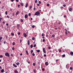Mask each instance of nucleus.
Here are the masks:
<instances>
[{"label": "nucleus", "instance_id": "nucleus-34", "mask_svg": "<svg viewBox=\"0 0 73 73\" xmlns=\"http://www.w3.org/2000/svg\"><path fill=\"white\" fill-rule=\"evenodd\" d=\"M17 7L18 8H19V7H20V5H17Z\"/></svg>", "mask_w": 73, "mask_h": 73}, {"label": "nucleus", "instance_id": "nucleus-3", "mask_svg": "<svg viewBox=\"0 0 73 73\" xmlns=\"http://www.w3.org/2000/svg\"><path fill=\"white\" fill-rule=\"evenodd\" d=\"M23 36L25 37H27V35L26 34V33H23Z\"/></svg>", "mask_w": 73, "mask_h": 73}, {"label": "nucleus", "instance_id": "nucleus-32", "mask_svg": "<svg viewBox=\"0 0 73 73\" xmlns=\"http://www.w3.org/2000/svg\"><path fill=\"white\" fill-rule=\"evenodd\" d=\"M13 45H15V43L14 42H13Z\"/></svg>", "mask_w": 73, "mask_h": 73}, {"label": "nucleus", "instance_id": "nucleus-57", "mask_svg": "<svg viewBox=\"0 0 73 73\" xmlns=\"http://www.w3.org/2000/svg\"><path fill=\"white\" fill-rule=\"evenodd\" d=\"M64 7H60L61 9H62V8H63Z\"/></svg>", "mask_w": 73, "mask_h": 73}, {"label": "nucleus", "instance_id": "nucleus-23", "mask_svg": "<svg viewBox=\"0 0 73 73\" xmlns=\"http://www.w3.org/2000/svg\"><path fill=\"white\" fill-rule=\"evenodd\" d=\"M11 36H14V33H11Z\"/></svg>", "mask_w": 73, "mask_h": 73}, {"label": "nucleus", "instance_id": "nucleus-58", "mask_svg": "<svg viewBox=\"0 0 73 73\" xmlns=\"http://www.w3.org/2000/svg\"><path fill=\"white\" fill-rule=\"evenodd\" d=\"M64 17H65H65H66V16L65 15H64Z\"/></svg>", "mask_w": 73, "mask_h": 73}, {"label": "nucleus", "instance_id": "nucleus-41", "mask_svg": "<svg viewBox=\"0 0 73 73\" xmlns=\"http://www.w3.org/2000/svg\"><path fill=\"white\" fill-rule=\"evenodd\" d=\"M32 6H30V9H32Z\"/></svg>", "mask_w": 73, "mask_h": 73}, {"label": "nucleus", "instance_id": "nucleus-54", "mask_svg": "<svg viewBox=\"0 0 73 73\" xmlns=\"http://www.w3.org/2000/svg\"><path fill=\"white\" fill-rule=\"evenodd\" d=\"M5 14L6 15H7V11H6L5 12Z\"/></svg>", "mask_w": 73, "mask_h": 73}, {"label": "nucleus", "instance_id": "nucleus-59", "mask_svg": "<svg viewBox=\"0 0 73 73\" xmlns=\"http://www.w3.org/2000/svg\"><path fill=\"white\" fill-rule=\"evenodd\" d=\"M66 6V5H63V7H65Z\"/></svg>", "mask_w": 73, "mask_h": 73}, {"label": "nucleus", "instance_id": "nucleus-52", "mask_svg": "<svg viewBox=\"0 0 73 73\" xmlns=\"http://www.w3.org/2000/svg\"><path fill=\"white\" fill-rule=\"evenodd\" d=\"M38 3L39 4H41V1H39Z\"/></svg>", "mask_w": 73, "mask_h": 73}, {"label": "nucleus", "instance_id": "nucleus-4", "mask_svg": "<svg viewBox=\"0 0 73 73\" xmlns=\"http://www.w3.org/2000/svg\"><path fill=\"white\" fill-rule=\"evenodd\" d=\"M49 64V63L48 62H46L45 63V65H46V66H48V65Z\"/></svg>", "mask_w": 73, "mask_h": 73}, {"label": "nucleus", "instance_id": "nucleus-18", "mask_svg": "<svg viewBox=\"0 0 73 73\" xmlns=\"http://www.w3.org/2000/svg\"><path fill=\"white\" fill-rule=\"evenodd\" d=\"M72 11V8H70L69 9V11Z\"/></svg>", "mask_w": 73, "mask_h": 73}, {"label": "nucleus", "instance_id": "nucleus-42", "mask_svg": "<svg viewBox=\"0 0 73 73\" xmlns=\"http://www.w3.org/2000/svg\"><path fill=\"white\" fill-rule=\"evenodd\" d=\"M7 18H8V19H9V16L7 15Z\"/></svg>", "mask_w": 73, "mask_h": 73}, {"label": "nucleus", "instance_id": "nucleus-11", "mask_svg": "<svg viewBox=\"0 0 73 73\" xmlns=\"http://www.w3.org/2000/svg\"><path fill=\"white\" fill-rule=\"evenodd\" d=\"M28 3H27L25 6V8H27L28 7Z\"/></svg>", "mask_w": 73, "mask_h": 73}, {"label": "nucleus", "instance_id": "nucleus-31", "mask_svg": "<svg viewBox=\"0 0 73 73\" xmlns=\"http://www.w3.org/2000/svg\"><path fill=\"white\" fill-rule=\"evenodd\" d=\"M65 34L67 35H68V33H67V32L66 31L65 32Z\"/></svg>", "mask_w": 73, "mask_h": 73}, {"label": "nucleus", "instance_id": "nucleus-60", "mask_svg": "<svg viewBox=\"0 0 73 73\" xmlns=\"http://www.w3.org/2000/svg\"><path fill=\"white\" fill-rule=\"evenodd\" d=\"M5 43H6V41H5L4 42V44H5Z\"/></svg>", "mask_w": 73, "mask_h": 73}, {"label": "nucleus", "instance_id": "nucleus-27", "mask_svg": "<svg viewBox=\"0 0 73 73\" xmlns=\"http://www.w3.org/2000/svg\"><path fill=\"white\" fill-rule=\"evenodd\" d=\"M36 44H34L33 46V47H36Z\"/></svg>", "mask_w": 73, "mask_h": 73}, {"label": "nucleus", "instance_id": "nucleus-45", "mask_svg": "<svg viewBox=\"0 0 73 73\" xmlns=\"http://www.w3.org/2000/svg\"><path fill=\"white\" fill-rule=\"evenodd\" d=\"M37 6H38V7H39L40 6V4H37Z\"/></svg>", "mask_w": 73, "mask_h": 73}, {"label": "nucleus", "instance_id": "nucleus-48", "mask_svg": "<svg viewBox=\"0 0 73 73\" xmlns=\"http://www.w3.org/2000/svg\"><path fill=\"white\" fill-rule=\"evenodd\" d=\"M51 47L50 46H49L48 47V49H50V48H51Z\"/></svg>", "mask_w": 73, "mask_h": 73}, {"label": "nucleus", "instance_id": "nucleus-22", "mask_svg": "<svg viewBox=\"0 0 73 73\" xmlns=\"http://www.w3.org/2000/svg\"><path fill=\"white\" fill-rule=\"evenodd\" d=\"M66 68H67V69H68V68H69V66L68 65H66Z\"/></svg>", "mask_w": 73, "mask_h": 73}, {"label": "nucleus", "instance_id": "nucleus-7", "mask_svg": "<svg viewBox=\"0 0 73 73\" xmlns=\"http://www.w3.org/2000/svg\"><path fill=\"white\" fill-rule=\"evenodd\" d=\"M3 39V37L2 36H0V42H1V40Z\"/></svg>", "mask_w": 73, "mask_h": 73}, {"label": "nucleus", "instance_id": "nucleus-13", "mask_svg": "<svg viewBox=\"0 0 73 73\" xmlns=\"http://www.w3.org/2000/svg\"><path fill=\"white\" fill-rule=\"evenodd\" d=\"M26 52L27 54V55H28V54H28V50H26Z\"/></svg>", "mask_w": 73, "mask_h": 73}, {"label": "nucleus", "instance_id": "nucleus-1", "mask_svg": "<svg viewBox=\"0 0 73 73\" xmlns=\"http://www.w3.org/2000/svg\"><path fill=\"white\" fill-rule=\"evenodd\" d=\"M40 15L39 11H36L35 14V16H38Z\"/></svg>", "mask_w": 73, "mask_h": 73}, {"label": "nucleus", "instance_id": "nucleus-10", "mask_svg": "<svg viewBox=\"0 0 73 73\" xmlns=\"http://www.w3.org/2000/svg\"><path fill=\"white\" fill-rule=\"evenodd\" d=\"M16 65H17L18 66H19V65H20V63L19 62H17L16 63Z\"/></svg>", "mask_w": 73, "mask_h": 73}, {"label": "nucleus", "instance_id": "nucleus-29", "mask_svg": "<svg viewBox=\"0 0 73 73\" xmlns=\"http://www.w3.org/2000/svg\"><path fill=\"white\" fill-rule=\"evenodd\" d=\"M12 50H15V48H14V47H13L12 48Z\"/></svg>", "mask_w": 73, "mask_h": 73}, {"label": "nucleus", "instance_id": "nucleus-50", "mask_svg": "<svg viewBox=\"0 0 73 73\" xmlns=\"http://www.w3.org/2000/svg\"><path fill=\"white\" fill-rule=\"evenodd\" d=\"M4 6H3L2 7V9H4Z\"/></svg>", "mask_w": 73, "mask_h": 73}, {"label": "nucleus", "instance_id": "nucleus-5", "mask_svg": "<svg viewBox=\"0 0 73 73\" xmlns=\"http://www.w3.org/2000/svg\"><path fill=\"white\" fill-rule=\"evenodd\" d=\"M13 66H14L15 67V68H17V65H15V64H13Z\"/></svg>", "mask_w": 73, "mask_h": 73}, {"label": "nucleus", "instance_id": "nucleus-47", "mask_svg": "<svg viewBox=\"0 0 73 73\" xmlns=\"http://www.w3.org/2000/svg\"><path fill=\"white\" fill-rule=\"evenodd\" d=\"M13 15V16H15V14H14V13H13L12 14Z\"/></svg>", "mask_w": 73, "mask_h": 73}, {"label": "nucleus", "instance_id": "nucleus-16", "mask_svg": "<svg viewBox=\"0 0 73 73\" xmlns=\"http://www.w3.org/2000/svg\"><path fill=\"white\" fill-rule=\"evenodd\" d=\"M33 72L34 73H36V70L35 69L33 70Z\"/></svg>", "mask_w": 73, "mask_h": 73}, {"label": "nucleus", "instance_id": "nucleus-6", "mask_svg": "<svg viewBox=\"0 0 73 73\" xmlns=\"http://www.w3.org/2000/svg\"><path fill=\"white\" fill-rule=\"evenodd\" d=\"M43 50L44 53H46V52L45 51V48H43Z\"/></svg>", "mask_w": 73, "mask_h": 73}, {"label": "nucleus", "instance_id": "nucleus-8", "mask_svg": "<svg viewBox=\"0 0 73 73\" xmlns=\"http://www.w3.org/2000/svg\"><path fill=\"white\" fill-rule=\"evenodd\" d=\"M19 11H18L16 13V15H19Z\"/></svg>", "mask_w": 73, "mask_h": 73}, {"label": "nucleus", "instance_id": "nucleus-44", "mask_svg": "<svg viewBox=\"0 0 73 73\" xmlns=\"http://www.w3.org/2000/svg\"><path fill=\"white\" fill-rule=\"evenodd\" d=\"M20 25L17 24V27H20Z\"/></svg>", "mask_w": 73, "mask_h": 73}, {"label": "nucleus", "instance_id": "nucleus-28", "mask_svg": "<svg viewBox=\"0 0 73 73\" xmlns=\"http://www.w3.org/2000/svg\"><path fill=\"white\" fill-rule=\"evenodd\" d=\"M31 14L30 13L28 15L29 16H31Z\"/></svg>", "mask_w": 73, "mask_h": 73}, {"label": "nucleus", "instance_id": "nucleus-9", "mask_svg": "<svg viewBox=\"0 0 73 73\" xmlns=\"http://www.w3.org/2000/svg\"><path fill=\"white\" fill-rule=\"evenodd\" d=\"M28 17V15H25V19H27Z\"/></svg>", "mask_w": 73, "mask_h": 73}, {"label": "nucleus", "instance_id": "nucleus-38", "mask_svg": "<svg viewBox=\"0 0 73 73\" xmlns=\"http://www.w3.org/2000/svg\"><path fill=\"white\" fill-rule=\"evenodd\" d=\"M3 57V56L2 55H0V57Z\"/></svg>", "mask_w": 73, "mask_h": 73}, {"label": "nucleus", "instance_id": "nucleus-56", "mask_svg": "<svg viewBox=\"0 0 73 73\" xmlns=\"http://www.w3.org/2000/svg\"><path fill=\"white\" fill-rule=\"evenodd\" d=\"M42 70L43 71H44V70H45V69H44V68H43L42 69Z\"/></svg>", "mask_w": 73, "mask_h": 73}, {"label": "nucleus", "instance_id": "nucleus-20", "mask_svg": "<svg viewBox=\"0 0 73 73\" xmlns=\"http://www.w3.org/2000/svg\"><path fill=\"white\" fill-rule=\"evenodd\" d=\"M36 51L38 52V53H39L40 52V50H36Z\"/></svg>", "mask_w": 73, "mask_h": 73}, {"label": "nucleus", "instance_id": "nucleus-35", "mask_svg": "<svg viewBox=\"0 0 73 73\" xmlns=\"http://www.w3.org/2000/svg\"><path fill=\"white\" fill-rule=\"evenodd\" d=\"M33 66H35V63H33Z\"/></svg>", "mask_w": 73, "mask_h": 73}, {"label": "nucleus", "instance_id": "nucleus-49", "mask_svg": "<svg viewBox=\"0 0 73 73\" xmlns=\"http://www.w3.org/2000/svg\"><path fill=\"white\" fill-rule=\"evenodd\" d=\"M43 42H45V39H43Z\"/></svg>", "mask_w": 73, "mask_h": 73}, {"label": "nucleus", "instance_id": "nucleus-15", "mask_svg": "<svg viewBox=\"0 0 73 73\" xmlns=\"http://www.w3.org/2000/svg\"><path fill=\"white\" fill-rule=\"evenodd\" d=\"M14 73H18V71H17V70H15L14 71Z\"/></svg>", "mask_w": 73, "mask_h": 73}, {"label": "nucleus", "instance_id": "nucleus-24", "mask_svg": "<svg viewBox=\"0 0 73 73\" xmlns=\"http://www.w3.org/2000/svg\"><path fill=\"white\" fill-rule=\"evenodd\" d=\"M52 37H55V35L54 34L52 35Z\"/></svg>", "mask_w": 73, "mask_h": 73}, {"label": "nucleus", "instance_id": "nucleus-39", "mask_svg": "<svg viewBox=\"0 0 73 73\" xmlns=\"http://www.w3.org/2000/svg\"><path fill=\"white\" fill-rule=\"evenodd\" d=\"M47 7H48V6H49V4H47Z\"/></svg>", "mask_w": 73, "mask_h": 73}, {"label": "nucleus", "instance_id": "nucleus-43", "mask_svg": "<svg viewBox=\"0 0 73 73\" xmlns=\"http://www.w3.org/2000/svg\"><path fill=\"white\" fill-rule=\"evenodd\" d=\"M59 52H61V50H59Z\"/></svg>", "mask_w": 73, "mask_h": 73}, {"label": "nucleus", "instance_id": "nucleus-12", "mask_svg": "<svg viewBox=\"0 0 73 73\" xmlns=\"http://www.w3.org/2000/svg\"><path fill=\"white\" fill-rule=\"evenodd\" d=\"M20 5H21L22 7H23V5H24L23 3H20Z\"/></svg>", "mask_w": 73, "mask_h": 73}, {"label": "nucleus", "instance_id": "nucleus-17", "mask_svg": "<svg viewBox=\"0 0 73 73\" xmlns=\"http://www.w3.org/2000/svg\"><path fill=\"white\" fill-rule=\"evenodd\" d=\"M28 45H29V44H30V42L29 41V40H28Z\"/></svg>", "mask_w": 73, "mask_h": 73}, {"label": "nucleus", "instance_id": "nucleus-36", "mask_svg": "<svg viewBox=\"0 0 73 73\" xmlns=\"http://www.w3.org/2000/svg\"><path fill=\"white\" fill-rule=\"evenodd\" d=\"M21 22H23V19H21Z\"/></svg>", "mask_w": 73, "mask_h": 73}, {"label": "nucleus", "instance_id": "nucleus-51", "mask_svg": "<svg viewBox=\"0 0 73 73\" xmlns=\"http://www.w3.org/2000/svg\"><path fill=\"white\" fill-rule=\"evenodd\" d=\"M1 20H2V18H0V21H1Z\"/></svg>", "mask_w": 73, "mask_h": 73}, {"label": "nucleus", "instance_id": "nucleus-63", "mask_svg": "<svg viewBox=\"0 0 73 73\" xmlns=\"http://www.w3.org/2000/svg\"><path fill=\"white\" fill-rule=\"evenodd\" d=\"M36 10V8L35 7L34 8V11H35V10Z\"/></svg>", "mask_w": 73, "mask_h": 73}, {"label": "nucleus", "instance_id": "nucleus-37", "mask_svg": "<svg viewBox=\"0 0 73 73\" xmlns=\"http://www.w3.org/2000/svg\"><path fill=\"white\" fill-rule=\"evenodd\" d=\"M37 0H36L35 1V3H37Z\"/></svg>", "mask_w": 73, "mask_h": 73}, {"label": "nucleus", "instance_id": "nucleus-61", "mask_svg": "<svg viewBox=\"0 0 73 73\" xmlns=\"http://www.w3.org/2000/svg\"><path fill=\"white\" fill-rule=\"evenodd\" d=\"M18 35H20V32L18 33Z\"/></svg>", "mask_w": 73, "mask_h": 73}, {"label": "nucleus", "instance_id": "nucleus-55", "mask_svg": "<svg viewBox=\"0 0 73 73\" xmlns=\"http://www.w3.org/2000/svg\"><path fill=\"white\" fill-rule=\"evenodd\" d=\"M70 70H72V67H70Z\"/></svg>", "mask_w": 73, "mask_h": 73}, {"label": "nucleus", "instance_id": "nucleus-62", "mask_svg": "<svg viewBox=\"0 0 73 73\" xmlns=\"http://www.w3.org/2000/svg\"><path fill=\"white\" fill-rule=\"evenodd\" d=\"M20 56H22L23 55V54L22 53H21L20 54Z\"/></svg>", "mask_w": 73, "mask_h": 73}, {"label": "nucleus", "instance_id": "nucleus-21", "mask_svg": "<svg viewBox=\"0 0 73 73\" xmlns=\"http://www.w3.org/2000/svg\"><path fill=\"white\" fill-rule=\"evenodd\" d=\"M30 47L31 48H33V45L31 44L30 46Z\"/></svg>", "mask_w": 73, "mask_h": 73}, {"label": "nucleus", "instance_id": "nucleus-30", "mask_svg": "<svg viewBox=\"0 0 73 73\" xmlns=\"http://www.w3.org/2000/svg\"><path fill=\"white\" fill-rule=\"evenodd\" d=\"M44 33H42V36H44Z\"/></svg>", "mask_w": 73, "mask_h": 73}, {"label": "nucleus", "instance_id": "nucleus-14", "mask_svg": "<svg viewBox=\"0 0 73 73\" xmlns=\"http://www.w3.org/2000/svg\"><path fill=\"white\" fill-rule=\"evenodd\" d=\"M4 70L3 69H2L1 70V73H3L4 72Z\"/></svg>", "mask_w": 73, "mask_h": 73}, {"label": "nucleus", "instance_id": "nucleus-33", "mask_svg": "<svg viewBox=\"0 0 73 73\" xmlns=\"http://www.w3.org/2000/svg\"><path fill=\"white\" fill-rule=\"evenodd\" d=\"M32 55L33 56H35V54L34 53H33Z\"/></svg>", "mask_w": 73, "mask_h": 73}, {"label": "nucleus", "instance_id": "nucleus-53", "mask_svg": "<svg viewBox=\"0 0 73 73\" xmlns=\"http://www.w3.org/2000/svg\"><path fill=\"white\" fill-rule=\"evenodd\" d=\"M44 57H46V54H44Z\"/></svg>", "mask_w": 73, "mask_h": 73}, {"label": "nucleus", "instance_id": "nucleus-25", "mask_svg": "<svg viewBox=\"0 0 73 73\" xmlns=\"http://www.w3.org/2000/svg\"><path fill=\"white\" fill-rule=\"evenodd\" d=\"M33 50H31V53L32 54V53H33Z\"/></svg>", "mask_w": 73, "mask_h": 73}, {"label": "nucleus", "instance_id": "nucleus-26", "mask_svg": "<svg viewBox=\"0 0 73 73\" xmlns=\"http://www.w3.org/2000/svg\"><path fill=\"white\" fill-rule=\"evenodd\" d=\"M65 54H63V55H62V57H65Z\"/></svg>", "mask_w": 73, "mask_h": 73}, {"label": "nucleus", "instance_id": "nucleus-46", "mask_svg": "<svg viewBox=\"0 0 73 73\" xmlns=\"http://www.w3.org/2000/svg\"><path fill=\"white\" fill-rule=\"evenodd\" d=\"M32 40H35V38L34 37L32 38Z\"/></svg>", "mask_w": 73, "mask_h": 73}, {"label": "nucleus", "instance_id": "nucleus-19", "mask_svg": "<svg viewBox=\"0 0 73 73\" xmlns=\"http://www.w3.org/2000/svg\"><path fill=\"white\" fill-rule=\"evenodd\" d=\"M70 54L71 55H73V52H71Z\"/></svg>", "mask_w": 73, "mask_h": 73}, {"label": "nucleus", "instance_id": "nucleus-2", "mask_svg": "<svg viewBox=\"0 0 73 73\" xmlns=\"http://www.w3.org/2000/svg\"><path fill=\"white\" fill-rule=\"evenodd\" d=\"M5 55L6 56H8V57H9L10 56V55H9V54L8 52L5 53Z\"/></svg>", "mask_w": 73, "mask_h": 73}, {"label": "nucleus", "instance_id": "nucleus-40", "mask_svg": "<svg viewBox=\"0 0 73 73\" xmlns=\"http://www.w3.org/2000/svg\"><path fill=\"white\" fill-rule=\"evenodd\" d=\"M32 28H35V26L34 25H33L32 26Z\"/></svg>", "mask_w": 73, "mask_h": 73}, {"label": "nucleus", "instance_id": "nucleus-64", "mask_svg": "<svg viewBox=\"0 0 73 73\" xmlns=\"http://www.w3.org/2000/svg\"><path fill=\"white\" fill-rule=\"evenodd\" d=\"M16 1L17 2H19V0H16Z\"/></svg>", "mask_w": 73, "mask_h": 73}]
</instances>
